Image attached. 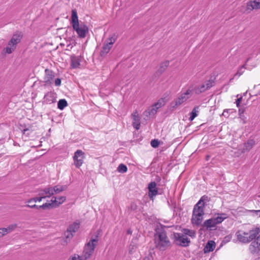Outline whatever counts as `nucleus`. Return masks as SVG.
<instances>
[{"label":"nucleus","instance_id":"f257e3e1","mask_svg":"<svg viewBox=\"0 0 260 260\" xmlns=\"http://www.w3.org/2000/svg\"><path fill=\"white\" fill-rule=\"evenodd\" d=\"M72 24L73 29L76 31L78 36L81 38H84L88 32V28L83 23H79L76 10L72 11Z\"/></svg>","mask_w":260,"mask_h":260},{"label":"nucleus","instance_id":"f03ea898","mask_svg":"<svg viewBox=\"0 0 260 260\" xmlns=\"http://www.w3.org/2000/svg\"><path fill=\"white\" fill-rule=\"evenodd\" d=\"M101 231L98 230L96 232L95 238L91 239L85 244L82 255H79V258L81 260H87L93 254L94 249L98 243V237Z\"/></svg>","mask_w":260,"mask_h":260},{"label":"nucleus","instance_id":"7ed1b4c3","mask_svg":"<svg viewBox=\"0 0 260 260\" xmlns=\"http://www.w3.org/2000/svg\"><path fill=\"white\" fill-rule=\"evenodd\" d=\"M228 218L225 213H218L216 216L206 220L203 224V226L209 230H212L216 225L221 223L225 219Z\"/></svg>","mask_w":260,"mask_h":260},{"label":"nucleus","instance_id":"20e7f679","mask_svg":"<svg viewBox=\"0 0 260 260\" xmlns=\"http://www.w3.org/2000/svg\"><path fill=\"white\" fill-rule=\"evenodd\" d=\"M192 90L189 88L185 92L182 93L175 102L171 103V110H174L178 106L187 101L190 97Z\"/></svg>","mask_w":260,"mask_h":260},{"label":"nucleus","instance_id":"39448f33","mask_svg":"<svg viewBox=\"0 0 260 260\" xmlns=\"http://www.w3.org/2000/svg\"><path fill=\"white\" fill-rule=\"evenodd\" d=\"M173 238L177 244L182 247H187L190 243V239L183 234L174 233Z\"/></svg>","mask_w":260,"mask_h":260},{"label":"nucleus","instance_id":"423d86ee","mask_svg":"<svg viewBox=\"0 0 260 260\" xmlns=\"http://www.w3.org/2000/svg\"><path fill=\"white\" fill-rule=\"evenodd\" d=\"M57 199V197H52L50 201L51 203H45L43 204L42 205L40 206H38L37 205H26L25 206L32 209L36 208L37 209H39L41 208L44 210L53 208H56L58 207Z\"/></svg>","mask_w":260,"mask_h":260},{"label":"nucleus","instance_id":"0eeeda50","mask_svg":"<svg viewBox=\"0 0 260 260\" xmlns=\"http://www.w3.org/2000/svg\"><path fill=\"white\" fill-rule=\"evenodd\" d=\"M116 41L115 36L109 38L104 43L100 54L101 56H104L109 52L113 44Z\"/></svg>","mask_w":260,"mask_h":260},{"label":"nucleus","instance_id":"6e6552de","mask_svg":"<svg viewBox=\"0 0 260 260\" xmlns=\"http://www.w3.org/2000/svg\"><path fill=\"white\" fill-rule=\"evenodd\" d=\"M160 228L155 229L154 234V243L156 248L161 250L162 247V226L160 224Z\"/></svg>","mask_w":260,"mask_h":260},{"label":"nucleus","instance_id":"1a4fd4ad","mask_svg":"<svg viewBox=\"0 0 260 260\" xmlns=\"http://www.w3.org/2000/svg\"><path fill=\"white\" fill-rule=\"evenodd\" d=\"M250 252L254 255H260V235L252 241L249 246Z\"/></svg>","mask_w":260,"mask_h":260},{"label":"nucleus","instance_id":"9d476101","mask_svg":"<svg viewBox=\"0 0 260 260\" xmlns=\"http://www.w3.org/2000/svg\"><path fill=\"white\" fill-rule=\"evenodd\" d=\"M84 152L81 150H77L74 153V160L76 167L79 168L83 162Z\"/></svg>","mask_w":260,"mask_h":260},{"label":"nucleus","instance_id":"9b49d317","mask_svg":"<svg viewBox=\"0 0 260 260\" xmlns=\"http://www.w3.org/2000/svg\"><path fill=\"white\" fill-rule=\"evenodd\" d=\"M45 76L44 78V82L46 85H50L53 83V79L55 77L54 73L48 69L45 70Z\"/></svg>","mask_w":260,"mask_h":260},{"label":"nucleus","instance_id":"f8f14e48","mask_svg":"<svg viewBox=\"0 0 260 260\" xmlns=\"http://www.w3.org/2000/svg\"><path fill=\"white\" fill-rule=\"evenodd\" d=\"M260 9V0L250 1L247 3L246 11L250 12L252 10Z\"/></svg>","mask_w":260,"mask_h":260},{"label":"nucleus","instance_id":"ddd939ff","mask_svg":"<svg viewBox=\"0 0 260 260\" xmlns=\"http://www.w3.org/2000/svg\"><path fill=\"white\" fill-rule=\"evenodd\" d=\"M53 195L52 186L48 185L39 190V196H42L44 199L50 198Z\"/></svg>","mask_w":260,"mask_h":260},{"label":"nucleus","instance_id":"4468645a","mask_svg":"<svg viewBox=\"0 0 260 260\" xmlns=\"http://www.w3.org/2000/svg\"><path fill=\"white\" fill-rule=\"evenodd\" d=\"M236 235L237 239L241 242L243 243H247L250 242L248 238V233L238 231L236 232Z\"/></svg>","mask_w":260,"mask_h":260},{"label":"nucleus","instance_id":"2eb2a0df","mask_svg":"<svg viewBox=\"0 0 260 260\" xmlns=\"http://www.w3.org/2000/svg\"><path fill=\"white\" fill-rule=\"evenodd\" d=\"M149 197L151 200L158 193V190L156 187V184L155 182H151L148 185Z\"/></svg>","mask_w":260,"mask_h":260},{"label":"nucleus","instance_id":"dca6fc26","mask_svg":"<svg viewBox=\"0 0 260 260\" xmlns=\"http://www.w3.org/2000/svg\"><path fill=\"white\" fill-rule=\"evenodd\" d=\"M81 60V56H77L74 55L71 56V67L73 69L79 68Z\"/></svg>","mask_w":260,"mask_h":260},{"label":"nucleus","instance_id":"f3484780","mask_svg":"<svg viewBox=\"0 0 260 260\" xmlns=\"http://www.w3.org/2000/svg\"><path fill=\"white\" fill-rule=\"evenodd\" d=\"M260 233V228H256L250 231L248 233V238L249 242L254 240L257 238V236H259Z\"/></svg>","mask_w":260,"mask_h":260},{"label":"nucleus","instance_id":"a211bd4d","mask_svg":"<svg viewBox=\"0 0 260 260\" xmlns=\"http://www.w3.org/2000/svg\"><path fill=\"white\" fill-rule=\"evenodd\" d=\"M22 35L21 32H17L13 35L11 39L9 42V45H13L15 47L20 42Z\"/></svg>","mask_w":260,"mask_h":260},{"label":"nucleus","instance_id":"6ab92c4d","mask_svg":"<svg viewBox=\"0 0 260 260\" xmlns=\"http://www.w3.org/2000/svg\"><path fill=\"white\" fill-rule=\"evenodd\" d=\"M203 215L200 213H193L191 218V222L193 224L199 225L203 220Z\"/></svg>","mask_w":260,"mask_h":260},{"label":"nucleus","instance_id":"aec40b11","mask_svg":"<svg viewBox=\"0 0 260 260\" xmlns=\"http://www.w3.org/2000/svg\"><path fill=\"white\" fill-rule=\"evenodd\" d=\"M204 205H201V202H198L193 207V213H200V214H204Z\"/></svg>","mask_w":260,"mask_h":260},{"label":"nucleus","instance_id":"412c9836","mask_svg":"<svg viewBox=\"0 0 260 260\" xmlns=\"http://www.w3.org/2000/svg\"><path fill=\"white\" fill-rule=\"evenodd\" d=\"M52 189H53V192L54 195L55 194H58L60 192L66 190L67 189V186L56 185L54 186H52Z\"/></svg>","mask_w":260,"mask_h":260},{"label":"nucleus","instance_id":"4be33fe9","mask_svg":"<svg viewBox=\"0 0 260 260\" xmlns=\"http://www.w3.org/2000/svg\"><path fill=\"white\" fill-rule=\"evenodd\" d=\"M255 145V141L253 140H249L244 144L243 152L249 151Z\"/></svg>","mask_w":260,"mask_h":260},{"label":"nucleus","instance_id":"5701e85b","mask_svg":"<svg viewBox=\"0 0 260 260\" xmlns=\"http://www.w3.org/2000/svg\"><path fill=\"white\" fill-rule=\"evenodd\" d=\"M215 247V243L213 241H209L205 247L204 248V252H209L214 250Z\"/></svg>","mask_w":260,"mask_h":260},{"label":"nucleus","instance_id":"b1692460","mask_svg":"<svg viewBox=\"0 0 260 260\" xmlns=\"http://www.w3.org/2000/svg\"><path fill=\"white\" fill-rule=\"evenodd\" d=\"M207 90L205 85L203 83L201 85L194 87L191 90L194 91L196 94H199Z\"/></svg>","mask_w":260,"mask_h":260},{"label":"nucleus","instance_id":"393cba45","mask_svg":"<svg viewBox=\"0 0 260 260\" xmlns=\"http://www.w3.org/2000/svg\"><path fill=\"white\" fill-rule=\"evenodd\" d=\"M250 57H249L246 59L245 64H243V66H242L240 68V69L238 70L237 73L235 74V76H238V77H239L243 74V73H244L243 69H246V66L248 65L247 63L249 61V60H250Z\"/></svg>","mask_w":260,"mask_h":260},{"label":"nucleus","instance_id":"a878e982","mask_svg":"<svg viewBox=\"0 0 260 260\" xmlns=\"http://www.w3.org/2000/svg\"><path fill=\"white\" fill-rule=\"evenodd\" d=\"M79 227H80L79 223L78 222H75L69 226V228H68V230H69V231H70V232H72L73 234H74L78 230Z\"/></svg>","mask_w":260,"mask_h":260},{"label":"nucleus","instance_id":"bb28decb","mask_svg":"<svg viewBox=\"0 0 260 260\" xmlns=\"http://www.w3.org/2000/svg\"><path fill=\"white\" fill-rule=\"evenodd\" d=\"M182 232L183 233V234L184 235H188L189 236L191 237V238H194L196 236V233L194 231L189 230L188 229H183L182 230Z\"/></svg>","mask_w":260,"mask_h":260},{"label":"nucleus","instance_id":"cd10ccee","mask_svg":"<svg viewBox=\"0 0 260 260\" xmlns=\"http://www.w3.org/2000/svg\"><path fill=\"white\" fill-rule=\"evenodd\" d=\"M156 110L154 109V108H153V107H151L150 108L146 110L144 112L143 114L144 116L148 117L154 115L155 114H156Z\"/></svg>","mask_w":260,"mask_h":260},{"label":"nucleus","instance_id":"c85d7f7f","mask_svg":"<svg viewBox=\"0 0 260 260\" xmlns=\"http://www.w3.org/2000/svg\"><path fill=\"white\" fill-rule=\"evenodd\" d=\"M16 47L13 45H9V43L8 44V46L3 49V52L7 54H10L12 53Z\"/></svg>","mask_w":260,"mask_h":260},{"label":"nucleus","instance_id":"c756f323","mask_svg":"<svg viewBox=\"0 0 260 260\" xmlns=\"http://www.w3.org/2000/svg\"><path fill=\"white\" fill-rule=\"evenodd\" d=\"M17 228V224L16 223H13L9 225L7 228H4V231L7 234L14 231Z\"/></svg>","mask_w":260,"mask_h":260},{"label":"nucleus","instance_id":"7c9ffc66","mask_svg":"<svg viewBox=\"0 0 260 260\" xmlns=\"http://www.w3.org/2000/svg\"><path fill=\"white\" fill-rule=\"evenodd\" d=\"M43 199H44V197L42 196H39V197H34L31 198L26 201V203L30 204L32 202L36 203L37 202H40L42 201Z\"/></svg>","mask_w":260,"mask_h":260},{"label":"nucleus","instance_id":"2f4dec72","mask_svg":"<svg viewBox=\"0 0 260 260\" xmlns=\"http://www.w3.org/2000/svg\"><path fill=\"white\" fill-rule=\"evenodd\" d=\"M198 108V107H195L190 113V117L189 118L190 121H192L198 116L199 111L197 109Z\"/></svg>","mask_w":260,"mask_h":260},{"label":"nucleus","instance_id":"473e14b6","mask_svg":"<svg viewBox=\"0 0 260 260\" xmlns=\"http://www.w3.org/2000/svg\"><path fill=\"white\" fill-rule=\"evenodd\" d=\"M133 123L132 125L133 127L136 129L137 130H138L140 128V118H134L133 119Z\"/></svg>","mask_w":260,"mask_h":260},{"label":"nucleus","instance_id":"72a5a7b5","mask_svg":"<svg viewBox=\"0 0 260 260\" xmlns=\"http://www.w3.org/2000/svg\"><path fill=\"white\" fill-rule=\"evenodd\" d=\"M67 105V102L64 99L60 100L57 104L58 108L60 110H63Z\"/></svg>","mask_w":260,"mask_h":260},{"label":"nucleus","instance_id":"f704fd0d","mask_svg":"<svg viewBox=\"0 0 260 260\" xmlns=\"http://www.w3.org/2000/svg\"><path fill=\"white\" fill-rule=\"evenodd\" d=\"M45 98L47 101V103L50 104L54 102L55 99H54L53 94L52 93H48L45 96Z\"/></svg>","mask_w":260,"mask_h":260},{"label":"nucleus","instance_id":"c9c22d12","mask_svg":"<svg viewBox=\"0 0 260 260\" xmlns=\"http://www.w3.org/2000/svg\"><path fill=\"white\" fill-rule=\"evenodd\" d=\"M205 85L206 89L208 90L215 85L214 80L210 79L204 83Z\"/></svg>","mask_w":260,"mask_h":260},{"label":"nucleus","instance_id":"e433bc0d","mask_svg":"<svg viewBox=\"0 0 260 260\" xmlns=\"http://www.w3.org/2000/svg\"><path fill=\"white\" fill-rule=\"evenodd\" d=\"M127 167L123 164H120L117 168V171L119 173H125L127 171Z\"/></svg>","mask_w":260,"mask_h":260},{"label":"nucleus","instance_id":"4c0bfd02","mask_svg":"<svg viewBox=\"0 0 260 260\" xmlns=\"http://www.w3.org/2000/svg\"><path fill=\"white\" fill-rule=\"evenodd\" d=\"M73 233L70 231H69V230H67L64 233V236L66 239V240H70L73 237Z\"/></svg>","mask_w":260,"mask_h":260},{"label":"nucleus","instance_id":"58836bf2","mask_svg":"<svg viewBox=\"0 0 260 260\" xmlns=\"http://www.w3.org/2000/svg\"><path fill=\"white\" fill-rule=\"evenodd\" d=\"M66 200V198L64 196H60L57 197V205L59 207L61 204L65 202Z\"/></svg>","mask_w":260,"mask_h":260},{"label":"nucleus","instance_id":"ea45409f","mask_svg":"<svg viewBox=\"0 0 260 260\" xmlns=\"http://www.w3.org/2000/svg\"><path fill=\"white\" fill-rule=\"evenodd\" d=\"M152 251H153V250H152V251H150L149 252V253L148 254V255L146 256H145L143 260H153V254H154V252H153Z\"/></svg>","mask_w":260,"mask_h":260},{"label":"nucleus","instance_id":"a19ab883","mask_svg":"<svg viewBox=\"0 0 260 260\" xmlns=\"http://www.w3.org/2000/svg\"><path fill=\"white\" fill-rule=\"evenodd\" d=\"M159 144V142L156 139L152 140L151 141V145L153 148H156L158 146Z\"/></svg>","mask_w":260,"mask_h":260},{"label":"nucleus","instance_id":"79ce46f5","mask_svg":"<svg viewBox=\"0 0 260 260\" xmlns=\"http://www.w3.org/2000/svg\"><path fill=\"white\" fill-rule=\"evenodd\" d=\"M209 201V198L207 196H203L200 200L199 201V202H201V205L203 204L205 205V202H208Z\"/></svg>","mask_w":260,"mask_h":260},{"label":"nucleus","instance_id":"37998d69","mask_svg":"<svg viewBox=\"0 0 260 260\" xmlns=\"http://www.w3.org/2000/svg\"><path fill=\"white\" fill-rule=\"evenodd\" d=\"M160 100H159L158 102L154 104L152 107L154 108V109L157 111V110L161 107V103L160 102Z\"/></svg>","mask_w":260,"mask_h":260},{"label":"nucleus","instance_id":"c03bdc74","mask_svg":"<svg viewBox=\"0 0 260 260\" xmlns=\"http://www.w3.org/2000/svg\"><path fill=\"white\" fill-rule=\"evenodd\" d=\"M129 209L132 211H136L138 209V206L135 203H132L131 204Z\"/></svg>","mask_w":260,"mask_h":260},{"label":"nucleus","instance_id":"a18cd8bd","mask_svg":"<svg viewBox=\"0 0 260 260\" xmlns=\"http://www.w3.org/2000/svg\"><path fill=\"white\" fill-rule=\"evenodd\" d=\"M232 111V109H225L222 113V115L224 117H228L229 116V113Z\"/></svg>","mask_w":260,"mask_h":260},{"label":"nucleus","instance_id":"49530a36","mask_svg":"<svg viewBox=\"0 0 260 260\" xmlns=\"http://www.w3.org/2000/svg\"><path fill=\"white\" fill-rule=\"evenodd\" d=\"M68 260H81L78 254H75Z\"/></svg>","mask_w":260,"mask_h":260},{"label":"nucleus","instance_id":"de8ad7c7","mask_svg":"<svg viewBox=\"0 0 260 260\" xmlns=\"http://www.w3.org/2000/svg\"><path fill=\"white\" fill-rule=\"evenodd\" d=\"M4 230V228H0V238L7 235L6 232Z\"/></svg>","mask_w":260,"mask_h":260},{"label":"nucleus","instance_id":"09e8293b","mask_svg":"<svg viewBox=\"0 0 260 260\" xmlns=\"http://www.w3.org/2000/svg\"><path fill=\"white\" fill-rule=\"evenodd\" d=\"M250 212L254 213L255 215L257 216L258 217H260V210H250Z\"/></svg>","mask_w":260,"mask_h":260},{"label":"nucleus","instance_id":"8fccbe9b","mask_svg":"<svg viewBox=\"0 0 260 260\" xmlns=\"http://www.w3.org/2000/svg\"><path fill=\"white\" fill-rule=\"evenodd\" d=\"M55 85L57 86H59L61 85V80L60 78H57L55 79Z\"/></svg>","mask_w":260,"mask_h":260},{"label":"nucleus","instance_id":"3c124183","mask_svg":"<svg viewBox=\"0 0 260 260\" xmlns=\"http://www.w3.org/2000/svg\"><path fill=\"white\" fill-rule=\"evenodd\" d=\"M132 116L133 117V119H134V118H140V117L139 116V114H138V113L137 111H136L135 112H133V113L132 114Z\"/></svg>","mask_w":260,"mask_h":260},{"label":"nucleus","instance_id":"603ef678","mask_svg":"<svg viewBox=\"0 0 260 260\" xmlns=\"http://www.w3.org/2000/svg\"><path fill=\"white\" fill-rule=\"evenodd\" d=\"M239 116V118L243 121V123H245L246 117L244 116V115H240Z\"/></svg>","mask_w":260,"mask_h":260},{"label":"nucleus","instance_id":"864d4df0","mask_svg":"<svg viewBox=\"0 0 260 260\" xmlns=\"http://www.w3.org/2000/svg\"><path fill=\"white\" fill-rule=\"evenodd\" d=\"M245 111V110L243 108H240L239 109V115H244V112Z\"/></svg>","mask_w":260,"mask_h":260},{"label":"nucleus","instance_id":"5fc2aeb1","mask_svg":"<svg viewBox=\"0 0 260 260\" xmlns=\"http://www.w3.org/2000/svg\"><path fill=\"white\" fill-rule=\"evenodd\" d=\"M242 99V98H238L237 99L236 103V105H237V107H239L240 103L241 102Z\"/></svg>","mask_w":260,"mask_h":260},{"label":"nucleus","instance_id":"6e6d98bb","mask_svg":"<svg viewBox=\"0 0 260 260\" xmlns=\"http://www.w3.org/2000/svg\"><path fill=\"white\" fill-rule=\"evenodd\" d=\"M167 236L164 234V243H166L167 244L169 243V241L166 240Z\"/></svg>","mask_w":260,"mask_h":260},{"label":"nucleus","instance_id":"4d7b16f0","mask_svg":"<svg viewBox=\"0 0 260 260\" xmlns=\"http://www.w3.org/2000/svg\"><path fill=\"white\" fill-rule=\"evenodd\" d=\"M169 65V61H166L164 62V66L167 67Z\"/></svg>","mask_w":260,"mask_h":260},{"label":"nucleus","instance_id":"13d9d810","mask_svg":"<svg viewBox=\"0 0 260 260\" xmlns=\"http://www.w3.org/2000/svg\"><path fill=\"white\" fill-rule=\"evenodd\" d=\"M230 238L229 237H225L224 238V240L223 241L224 242H227L229 240H230Z\"/></svg>","mask_w":260,"mask_h":260},{"label":"nucleus","instance_id":"bf43d9fd","mask_svg":"<svg viewBox=\"0 0 260 260\" xmlns=\"http://www.w3.org/2000/svg\"><path fill=\"white\" fill-rule=\"evenodd\" d=\"M29 131V129H28V128H25V129H24L23 130V133L24 134H26V132H27V131Z\"/></svg>","mask_w":260,"mask_h":260},{"label":"nucleus","instance_id":"052dcab7","mask_svg":"<svg viewBox=\"0 0 260 260\" xmlns=\"http://www.w3.org/2000/svg\"><path fill=\"white\" fill-rule=\"evenodd\" d=\"M134 249V246H133V247L132 248H130L129 249V252L130 253H132V250Z\"/></svg>","mask_w":260,"mask_h":260},{"label":"nucleus","instance_id":"680f3d73","mask_svg":"<svg viewBox=\"0 0 260 260\" xmlns=\"http://www.w3.org/2000/svg\"><path fill=\"white\" fill-rule=\"evenodd\" d=\"M127 234H132V232L130 231V230H128L127 232Z\"/></svg>","mask_w":260,"mask_h":260},{"label":"nucleus","instance_id":"e2e57ef3","mask_svg":"<svg viewBox=\"0 0 260 260\" xmlns=\"http://www.w3.org/2000/svg\"><path fill=\"white\" fill-rule=\"evenodd\" d=\"M255 66H256V64H255V63H254L253 64L251 65V67L252 68H253V67H255Z\"/></svg>","mask_w":260,"mask_h":260},{"label":"nucleus","instance_id":"0e129e2a","mask_svg":"<svg viewBox=\"0 0 260 260\" xmlns=\"http://www.w3.org/2000/svg\"><path fill=\"white\" fill-rule=\"evenodd\" d=\"M27 205H34V204L32 205V203H30V204H28Z\"/></svg>","mask_w":260,"mask_h":260}]
</instances>
